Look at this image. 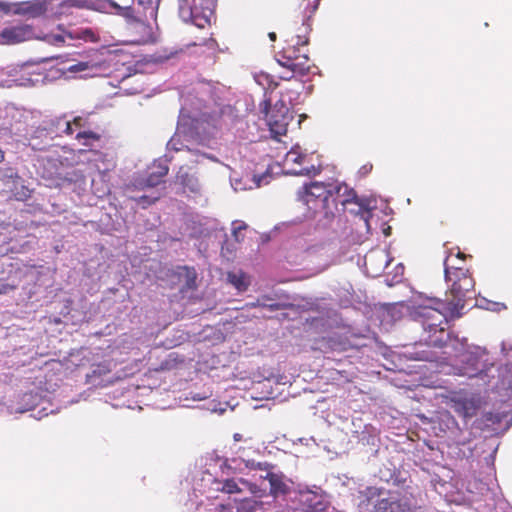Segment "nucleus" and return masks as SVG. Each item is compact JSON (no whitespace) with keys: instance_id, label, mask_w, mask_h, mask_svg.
<instances>
[{"instance_id":"obj_1","label":"nucleus","mask_w":512,"mask_h":512,"mask_svg":"<svg viewBox=\"0 0 512 512\" xmlns=\"http://www.w3.org/2000/svg\"><path fill=\"white\" fill-rule=\"evenodd\" d=\"M408 309L404 302L375 303L367 295L354 297V365H372L385 355L387 347L375 329L389 331Z\"/></svg>"},{"instance_id":"obj_2","label":"nucleus","mask_w":512,"mask_h":512,"mask_svg":"<svg viewBox=\"0 0 512 512\" xmlns=\"http://www.w3.org/2000/svg\"><path fill=\"white\" fill-rule=\"evenodd\" d=\"M446 299L424 296L418 293L412 299L411 318L419 323L427 333L425 338L429 346L448 348L452 339L458 338L448 330V318H459L470 301L458 300L446 293Z\"/></svg>"},{"instance_id":"obj_3","label":"nucleus","mask_w":512,"mask_h":512,"mask_svg":"<svg viewBox=\"0 0 512 512\" xmlns=\"http://www.w3.org/2000/svg\"><path fill=\"white\" fill-rule=\"evenodd\" d=\"M465 254L459 249L456 255L450 252L444 259V278L448 286V295L458 300H467L472 302L476 292L474 290L475 281L468 269H464L460 263Z\"/></svg>"},{"instance_id":"obj_4","label":"nucleus","mask_w":512,"mask_h":512,"mask_svg":"<svg viewBox=\"0 0 512 512\" xmlns=\"http://www.w3.org/2000/svg\"><path fill=\"white\" fill-rule=\"evenodd\" d=\"M354 244H361L365 241L372 229V220L376 211H380L385 216L391 215L393 210L386 201L378 199L375 194L358 195L354 190Z\"/></svg>"},{"instance_id":"obj_5","label":"nucleus","mask_w":512,"mask_h":512,"mask_svg":"<svg viewBox=\"0 0 512 512\" xmlns=\"http://www.w3.org/2000/svg\"><path fill=\"white\" fill-rule=\"evenodd\" d=\"M303 30V34H298L287 40L285 46L278 53L277 62L279 65L292 72L290 76H283L282 79L284 80H290L294 74L305 76L310 73L313 67L307 51L303 50L309 43L307 34L310 28L305 26Z\"/></svg>"},{"instance_id":"obj_6","label":"nucleus","mask_w":512,"mask_h":512,"mask_svg":"<svg viewBox=\"0 0 512 512\" xmlns=\"http://www.w3.org/2000/svg\"><path fill=\"white\" fill-rule=\"evenodd\" d=\"M497 448L484 457V465L478 475H474L471 480L468 481L467 490L474 495L473 500L484 501L486 506L493 508L497 504V492L495 487L496 481V469H495V457ZM497 488H499L497 486Z\"/></svg>"},{"instance_id":"obj_7","label":"nucleus","mask_w":512,"mask_h":512,"mask_svg":"<svg viewBox=\"0 0 512 512\" xmlns=\"http://www.w3.org/2000/svg\"><path fill=\"white\" fill-rule=\"evenodd\" d=\"M423 429L435 437L447 438L455 444H465L469 437L455 417L447 410L439 411L432 417L419 415Z\"/></svg>"},{"instance_id":"obj_8","label":"nucleus","mask_w":512,"mask_h":512,"mask_svg":"<svg viewBox=\"0 0 512 512\" xmlns=\"http://www.w3.org/2000/svg\"><path fill=\"white\" fill-rule=\"evenodd\" d=\"M362 499L358 504L359 512H408L406 502L376 487H367L360 492Z\"/></svg>"},{"instance_id":"obj_9","label":"nucleus","mask_w":512,"mask_h":512,"mask_svg":"<svg viewBox=\"0 0 512 512\" xmlns=\"http://www.w3.org/2000/svg\"><path fill=\"white\" fill-rule=\"evenodd\" d=\"M300 197L313 215L323 214L328 220L334 217V210L330 204V183L312 182L303 187Z\"/></svg>"},{"instance_id":"obj_10","label":"nucleus","mask_w":512,"mask_h":512,"mask_svg":"<svg viewBox=\"0 0 512 512\" xmlns=\"http://www.w3.org/2000/svg\"><path fill=\"white\" fill-rule=\"evenodd\" d=\"M494 394L495 402L500 403L499 409L497 411L484 412L481 417L474 420L472 426L474 429L498 435L506 432L512 425V403L501 402L499 394Z\"/></svg>"},{"instance_id":"obj_11","label":"nucleus","mask_w":512,"mask_h":512,"mask_svg":"<svg viewBox=\"0 0 512 512\" xmlns=\"http://www.w3.org/2000/svg\"><path fill=\"white\" fill-rule=\"evenodd\" d=\"M215 4L213 0H179V16L187 23L198 28L211 25L215 18Z\"/></svg>"},{"instance_id":"obj_12","label":"nucleus","mask_w":512,"mask_h":512,"mask_svg":"<svg viewBox=\"0 0 512 512\" xmlns=\"http://www.w3.org/2000/svg\"><path fill=\"white\" fill-rule=\"evenodd\" d=\"M106 8H111L114 10V13L122 16L126 19L127 23L134 29L140 32L139 36H136L131 39L132 43L135 44H146L152 38L151 27L148 24L150 18H144L142 16V9L138 8L135 11L130 5L120 6L116 2L112 0H108L105 3Z\"/></svg>"},{"instance_id":"obj_13","label":"nucleus","mask_w":512,"mask_h":512,"mask_svg":"<svg viewBox=\"0 0 512 512\" xmlns=\"http://www.w3.org/2000/svg\"><path fill=\"white\" fill-rule=\"evenodd\" d=\"M270 100H264L260 104L261 111L265 113L266 122L273 138L279 140L280 136L287 133L288 125L291 120L289 109L286 104L279 100L271 107Z\"/></svg>"},{"instance_id":"obj_14","label":"nucleus","mask_w":512,"mask_h":512,"mask_svg":"<svg viewBox=\"0 0 512 512\" xmlns=\"http://www.w3.org/2000/svg\"><path fill=\"white\" fill-rule=\"evenodd\" d=\"M483 404V397L480 393L465 390L452 392L448 401L450 408L463 418L465 425H467L468 420L477 415Z\"/></svg>"},{"instance_id":"obj_15","label":"nucleus","mask_w":512,"mask_h":512,"mask_svg":"<svg viewBox=\"0 0 512 512\" xmlns=\"http://www.w3.org/2000/svg\"><path fill=\"white\" fill-rule=\"evenodd\" d=\"M390 261L388 253L385 251H375L365 255L363 260L359 258L357 265L365 276L376 278L382 275Z\"/></svg>"},{"instance_id":"obj_16","label":"nucleus","mask_w":512,"mask_h":512,"mask_svg":"<svg viewBox=\"0 0 512 512\" xmlns=\"http://www.w3.org/2000/svg\"><path fill=\"white\" fill-rule=\"evenodd\" d=\"M330 191V204L334 210V216L344 213L346 205L352 202V189L347 183L336 180L330 183Z\"/></svg>"},{"instance_id":"obj_17","label":"nucleus","mask_w":512,"mask_h":512,"mask_svg":"<svg viewBox=\"0 0 512 512\" xmlns=\"http://www.w3.org/2000/svg\"><path fill=\"white\" fill-rule=\"evenodd\" d=\"M298 501L305 512H321L326 508L325 496L321 491H300Z\"/></svg>"},{"instance_id":"obj_18","label":"nucleus","mask_w":512,"mask_h":512,"mask_svg":"<svg viewBox=\"0 0 512 512\" xmlns=\"http://www.w3.org/2000/svg\"><path fill=\"white\" fill-rule=\"evenodd\" d=\"M32 35L31 27L20 25L8 27L2 30L0 37L5 44H16L30 39Z\"/></svg>"},{"instance_id":"obj_19","label":"nucleus","mask_w":512,"mask_h":512,"mask_svg":"<svg viewBox=\"0 0 512 512\" xmlns=\"http://www.w3.org/2000/svg\"><path fill=\"white\" fill-rule=\"evenodd\" d=\"M64 35L70 39L83 40L84 42L96 43L99 41V35L92 28L80 27L71 30H64Z\"/></svg>"},{"instance_id":"obj_20","label":"nucleus","mask_w":512,"mask_h":512,"mask_svg":"<svg viewBox=\"0 0 512 512\" xmlns=\"http://www.w3.org/2000/svg\"><path fill=\"white\" fill-rule=\"evenodd\" d=\"M20 283L19 271L12 267L7 271L5 277H0V295L14 291Z\"/></svg>"},{"instance_id":"obj_21","label":"nucleus","mask_w":512,"mask_h":512,"mask_svg":"<svg viewBox=\"0 0 512 512\" xmlns=\"http://www.w3.org/2000/svg\"><path fill=\"white\" fill-rule=\"evenodd\" d=\"M406 474L407 472H401L399 470H396L395 467H385L384 469L379 470L380 480L387 483H392L395 486H404L406 482Z\"/></svg>"},{"instance_id":"obj_22","label":"nucleus","mask_w":512,"mask_h":512,"mask_svg":"<svg viewBox=\"0 0 512 512\" xmlns=\"http://www.w3.org/2000/svg\"><path fill=\"white\" fill-rule=\"evenodd\" d=\"M270 485V494L277 496L280 494H286L288 486L284 482V476L273 472H268L265 477Z\"/></svg>"},{"instance_id":"obj_23","label":"nucleus","mask_w":512,"mask_h":512,"mask_svg":"<svg viewBox=\"0 0 512 512\" xmlns=\"http://www.w3.org/2000/svg\"><path fill=\"white\" fill-rule=\"evenodd\" d=\"M18 12L27 14L31 17H38L46 12V4L42 1L24 2Z\"/></svg>"},{"instance_id":"obj_24","label":"nucleus","mask_w":512,"mask_h":512,"mask_svg":"<svg viewBox=\"0 0 512 512\" xmlns=\"http://www.w3.org/2000/svg\"><path fill=\"white\" fill-rule=\"evenodd\" d=\"M160 1L161 0H138V7L142 9V16L156 20Z\"/></svg>"},{"instance_id":"obj_25","label":"nucleus","mask_w":512,"mask_h":512,"mask_svg":"<svg viewBox=\"0 0 512 512\" xmlns=\"http://www.w3.org/2000/svg\"><path fill=\"white\" fill-rule=\"evenodd\" d=\"M353 401L354 412H364L366 409H370V405L374 401V399L368 393H365L360 389L357 391L354 389Z\"/></svg>"},{"instance_id":"obj_26","label":"nucleus","mask_w":512,"mask_h":512,"mask_svg":"<svg viewBox=\"0 0 512 512\" xmlns=\"http://www.w3.org/2000/svg\"><path fill=\"white\" fill-rule=\"evenodd\" d=\"M106 67L105 62H94V61H86L79 62L69 67L70 72H82L86 70H90L91 75H96L97 72L102 68Z\"/></svg>"},{"instance_id":"obj_27","label":"nucleus","mask_w":512,"mask_h":512,"mask_svg":"<svg viewBox=\"0 0 512 512\" xmlns=\"http://www.w3.org/2000/svg\"><path fill=\"white\" fill-rule=\"evenodd\" d=\"M106 67L105 62H94V61H86L79 62L69 67L70 72H82L86 70H90L91 75H96L97 72L102 68Z\"/></svg>"},{"instance_id":"obj_28","label":"nucleus","mask_w":512,"mask_h":512,"mask_svg":"<svg viewBox=\"0 0 512 512\" xmlns=\"http://www.w3.org/2000/svg\"><path fill=\"white\" fill-rule=\"evenodd\" d=\"M177 180L185 189H188L190 192L197 193L200 190L197 178L193 175H190L188 172L179 171L177 174Z\"/></svg>"},{"instance_id":"obj_29","label":"nucleus","mask_w":512,"mask_h":512,"mask_svg":"<svg viewBox=\"0 0 512 512\" xmlns=\"http://www.w3.org/2000/svg\"><path fill=\"white\" fill-rule=\"evenodd\" d=\"M405 267L402 263H398L392 272L384 276V282L387 286L393 287L403 281Z\"/></svg>"},{"instance_id":"obj_30","label":"nucleus","mask_w":512,"mask_h":512,"mask_svg":"<svg viewBox=\"0 0 512 512\" xmlns=\"http://www.w3.org/2000/svg\"><path fill=\"white\" fill-rule=\"evenodd\" d=\"M228 281L236 287L239 291H244L248 287V283L245 281V274L243 272H229Z\"/></svg>"},{"instance_id":"obj_31","label":"nucleus","mask_w":512,"mask_h":512,"mask_svg":"<svg viewBox=\"0 0 512 512\" xmlns=\"http://www.w3.org/2000/svg\"><path fill=\"white\" fill-rule=\"evenodd\" d=\"M76 139L79 141L84 140L82 144L88 146V140L98 141L100 139V135L93 131H79L76 134Z\"/></svg>"},{"instance_id":"obj_32","label":"nucleus","mask_w":512,"mask_h":512,"mask_svg":"<svg viewBox=\"0 0 512 512\" xmlns=\"http://www.w3.org/2000/svg\"><path fill=\"white\" fill-rule=\"evenodd\" d=\"M186 273V288L194 289L196 288V272L194 268H190L187 266L181 267Z\"/></svg>"},{"instance_id":"obj_33","label":"nucleus","mask_w":512,"mask_h":512,"mask_svg":"<svg viewBox=\"0 0 512 512\" xmlns=\"http://www.w3.org/2000/svg\"><path fill=\"white\" fill-rule=\"evenodd\" d=\"M221 491L228 494H233L240 492L241 489L238 487V484L234 479H227L224 481Z\"/></svg>"},{"instance_id":"obj_34","label":"nucleus","mask_w":512,"mask_h":512,"mask_svg":"<svg viewBox=\"0 0 512 512\" xmlns=\"http://www.w3.org/2000/svg\"><path fill=\"white\" fill-rule=\"evenodd\" d=\"M409 358L414 360L432 361V355L427 351H416L414 353H410Z\"/></svg>"},{"instance_id":"obj_35","label":"nucleus","mask_w":512,"mask_h":512,"mask_svg":"<svg viewBox=\"0 0 512 512\" xmlns=\"http://www.w3.org/2000/svg\"><path fill=\"white\" fill-rule=\"evenodd\" d=\"M44 39L53 45H61L64 43V35L62 34H49L46 35Z\"/></svg>"},{"instance_id":"obj_36","label":"nucleus","mask_w":512,"mask_h":512,"mask_svg":"<svg viewBox=\"0 0 512 512\" xmlns=\"http://www.w3.org/2000/svg\"><path fill=\"white\" fill-rule=\"evenodd\" d=\"M157 200H158V197H154V198L150 199L148 196H145V195L135 198V201L139 205H142L143 208H146L147 206L153 204Z\"/></svg>"},{"instance_id":"obj_37","label":"nucleus","mask_w":512,"mask_h":512,"mask_svg":"<svg viewBox=\"0 0 512 512\" xmlns=\"http://www.w3.org/2000/svg\"><path fill=\"white\" fill-rule=\"evenodd\" d=\"M299 173L302 175H307V176L316 175V174L320 173V167L319 166L315 167L314 165H312L310 167H303L299 171Z\"/></svg>"},{"instance_id":"obj_38","label":"nucleus","mask_w":512,"mask_h":512,"mask_svg":"<svg viewBox=\"0 0 512 512\" xmlns=\"http://www.w3.org/2000/svg\"><path fill=\"white\" fill-rule=\"evenodd\" d=\"M286 159H287V161L302 163L305 159V156L297 155L296 152L290 151L287 153Z\"/></svg>"},{"instance_id":"obj_39","label":"nucleus","mask_w":512,"mask_h":512,"mask_svg":"<svg viewBox=\"0 0 512 512\" xmlns=\"http://www.w3.org/2000/svg\"><path fill=\"white\" fill-rule=\"evenodd\" d=\"M156 176L157 175L155 173H153V172L150 173L148 175V177L146 178V180H145V185L147 187H155V186H157L160 183V181H159V178H157Z\"/></svg>"},{"instance_id":"obj_40","label":"nucleus","mask_w":512,"mask_h":512,"mask_svg":"<svg viewBox=\"0 0 512 512\" xmlns=\"http://www.w3.org/2000/svg\"><path fill=\"white\" fill-rule=\"evenodd\" d=\"M373 165L371 163H366L357 172L359 178H363L367 176L372 171Z\"/></svg>"},{"instance_id":"obj_41","label":"nucleus","mask_w":512,"mask_h":512,"mask_svg":"<svg viewBox=\"0 0 512 512\" xmlns=\"http://www.w3.org/2000/svg\"><path fill=\"white\" fill-rule=\"evenodd\" d=\"M75 130H81L87 125V120L81 116H77L72 120Z\"/></svg>"},{"instance_id":"obj_42","label":"nucleus","mask_w":512,"mask_h":512,"mask_svg":"<svg viewBox=\"0 0 512 512\" xmlns=\"http://www.w3.org/2000/svg\"><path fill=\"white\" fill-rule=\"evenodd\" d=\"M154 173L157 175L156 177L159 178V181L161 182L163 177L168 174V167L160 165L158 166L157 171Z\"/></svg>"},{"instance_id":"obj_43","label":"nucleus","mask_w":512,"mask_h":512,"mask_svg":"<svg viewBox=\"0 0 512 512\" xmlns=\"http://www.w3.org/2000/svg\"><path fill=\"white\" fill-rule=\"evenodd\" d=\"M74 131H75V128H74L72 121H66L64 133L66 135H72L74 133Z\"/></svg>"},{"instance_id":"obj_44","label":"nucleus","mask_w":512,"mask_h":512,"mask_svg":"<svg viewBox=\"0 0 512 512\" xmlns=\"http://www.w3.org/2000/svg\"><path fill=\"white\" fill-rule=\"evenodd\" d=\"M266 178H267V176H266V175H261V176H258V177H257V176H254V181H255V183H256V186H257V187H260V186L262 185V183L267 184V183H268V181H266Z\"/></svg>"},{"instance_id":"obj_45","label":"nucleus","mask_w":512,"mask_h":512,"mask_svg":"<svg viewBox=\"0 0 512 512\" xmlns=\"http://www.w3.org/2000/svg\"><path fill=\"white\" fill-rule=\"evenodd\" d=\"M23 192H22V195L21 196H18V193L16 194V199L18 200H24L28 197H30V190L26 189L23 187Z\"/></svg>"},{"instance_id":"obj_46","label":"nucleus","mask_w":512,"mask_h":512,"mask_svg":"<svg viewBox=\"0 0 512 512\" xmlns=\"http://www.w3.org/2000/svg\"><path fill=\"white\" fill-rule=\"evenodd\" d=\"M245 228H246V226H245V225H243V226H238V227H234V229H233V234H234L235 239H236L237 241H239V237H238V235L240 234L241 230H243V229H245Z\"/></svg>"},{"instance_id":"obj_47","label":"nucleus","mask_w":512,"mask_h":512,"mask_svg":"<svg viewBox=\"0 0 512 512\" xmlns=\"http://www.w3.org/2000/svg\"><path fill=\"white\" fill-rule=\"evenodd\" d=\"M68 3L70 6H76V7L82 6L81 1H79V0H69Z\"/></svg>"},{"instance_id":"obj_48","label":"nucleus","mask_w":512,"mask_h":512,"mask_svg":"<svg viewBox=\"0 0 512 512\" xmlns=\"http://www.w3.org/2000/svg\"><path fill=\"white\" fill-rule=\"evenodd\" d=\"M390 231H391V227L390 226H387V227H384L383 228V233L388 236L390 234Z\"/></svg>"},{"instance_id":"obj_49","label":"nucleus","mask_w":512,"mask_h":512,"mask_svg":"<svg viewBox=\"0 0 512 512\" xmlns=\"http://www.w3.org/2000/svg\"><path fill=\"white\" fill-rule=\"evenodd\" d=\"M277 86H278V83H277V82H273V81H270V82H269V88H270V89H275Z\"/></svg>"},{"instance_id":"obj_50","label":"nucleus","mask_w":512,"mask_h":512,"mask_svg":"<svg viewBox=\"0 0 512 512\" xmlns=\"http://www.w3.org/2000/svg\"><path fill=\"white\" fill-rule=\"evenodd\" d=\"M268 36H269V38H270L272 41H275V40H276V33H275V32H270Z\"/></svg>"},{"instance_id":"obj_51","label":"nucleus","mask_w":512,"mask_h":512,"mask_svg":"<svg viewBox=\"0 0 512 512\" xmlns=\"http://www.w3.org/2000/svg\"><path fill=\"white\" fill-rule=\"evenodd\" d=\"M242 439V436L238 433L234 434V440L235 441H240Z\"/></svg>"},{"instance_id":"obj_52","label":"nucleus","mask_w":512,"mask_h":512,"mask_svg":"<svg viewBox=\"0 0 512 512\" xmlns=\"http://www.w3.org/2000/svg\"><path fill=\"white\" fill-rule=\"evenodd\" d=\"M3 160H4V152L0 148V162H2Z\"/></svg>"},{"instance_id":"obj_53","label":"nucleus","mask_w":512,"mask_h":512,"mask_svg":"<svg viewBox=\"0 0 512 512\" xmlns=\"http://www.w3.org/2000/svg\"><path fill=\"white\" fill-rule=\"evenodd\" d=\"M205 44H208V45H211V46H213V44H214V41H213V40H209V41H208V42H206Z\"/></svg>"},{"instance_id":"obj_54","label":"nucleus","mask_w":512,"mask_h":512,"mask_svg":"<svg viewBox=\"0 0 512 512\" xmlns=\"http://www.w3.org/2000/svg\"><path fill=\"white\" fill-rule=\"evenodd\" d=\"M261 77H264L266 80H268L269 75H261Z\"/></svg>"},{"instance_id":"obj_55","label":"nucleus","mask_w":512,"mask_h":512,"mask_svg":"<svg viewBox=\"0 0 512 512\" xmlns=\"http://www.w3.org/2000/svg\"><path fill=\"white\" fill-rule=\"evenodd\" d=\"M0 8L3 9L4 8V4L3 3H0Z\"/></svg>"},{"instance_id":"obj_56","label":"nucleus","mask_w":512,"mask_h":512,"mask_svg":"<svg viewBox=\"0 0 512 512\" xmlns=\"http://www.w3.org/2000/svg\"><path fill=\"white\" fill-rule=\"evenodd\" d=\"M0 87H2V88H3V87H5V85H4V84H2V83H0Z\"/></svg>"}]
</instances>
